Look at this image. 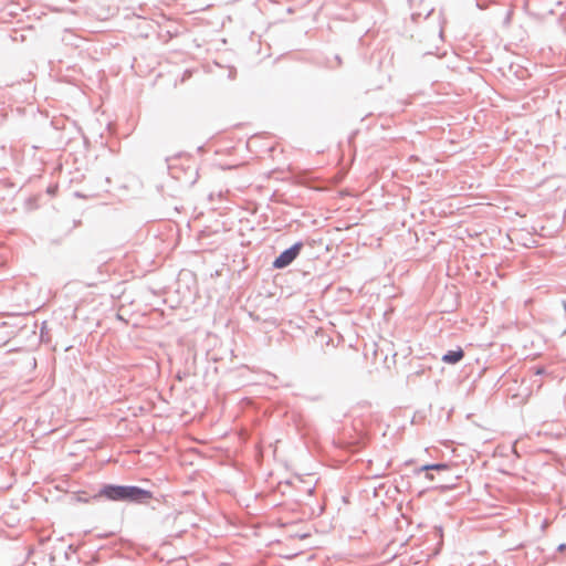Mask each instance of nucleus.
I'll use <instances>...</instances> for the list:
<instances>
[{"instance_id":"6","label":"nucleus","mask_w":566,"mask_h":566,"mask_svg":"<svg viewBox=\"0 0 566 566\" xmlns=\"http://www.w3.org/2000/svg\"><path fill=\"white\" fill-rule=\"evenodd\" d=\"M564 548H565V545H564V544L559 546V549H560V551H563Z\"/></svg>"},{"instance_id":"2","label":"nucleus","mask_w":566,"mask_h":566,"mask_svg":"<svg viewBox=\"0 0 566 566\" xmlns=\"http://www.w3.org/2000/svg\"><path fill=\"white\" fill-rule=\"evenodd\" d=\"M302 249V243H295L290 249L283 251L273 262L275 269H283L290 265L298 255Z\"/></svg>"},{"instance_id":"1","label":"nucleus","mask_w":566,"mask_h":566,"mask_svg":"<svg viewBox=\"0 0 566 566\" xmlns=\"http://www.w3.org/2000/svg\"><path fill=\"white\" fill-rule=\"evenodd\" d=\"M99 496H104L111 501H129L137 503H146L153 499L150 491L138 486L124 485H105L101 490Z\"/></svg>"},{"instance_id":"5","label":"nucleus","mask_w":566,"mask_h":566,"mask_svg":"<svg viewBox=\"0 0 566 566\" xmlns=\"http://www.w3.org/2000/svg\"><path fill=\"white\" fill-rule=\"evenodd\" d=\"M426 478H427L428 480H430V481H432V480L434 479V478H433V475H432V474H430V473H427V474H426Z\"/></svg>"},{"instance_id":"4","label":"nucleus","mask_w":566,"mask_h":566,"mask_svg":"<svg viewBox=\"0 0 566 566\" xmlns=\"http://www.w3.org/2000/svg\"><path fill=\"white\" fill-rule=\"evenodd\" d=\"M421 470H423V471H429V470L447 471V470H449V465L446 463L429 464V465H423L421 468Z\"/></svg>"},{"instance_id":"3","label":"nucleus","mask_w":566,"mask_h":566,"mask_svg":"<svg viewBox=\"0 0 566 566\" xmlns=\"http://www.w3.org/2000/svg\"><path fill=\"white\" fill-rule=\"evenodd\" d=\"M464 357V352L461 347H458L455 350H450L442 356V361L446 364H457Z\"/></svg>"}]
</instances>
